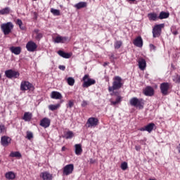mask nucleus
<instances>
[{
	"label": "nucleus",
	"mask_w": 180,
	"mask_h": 180,
	"mask_svg": "<svg viewBox=\"0 0 180 180\" xmlns=\"http://www.w3.org/2000/svg\"><path fill=\"white\" fill-rule=\"evenodd\" d=\"M51 99H63V95L58 91H52L51 94Z\"/></svg>",
	"instance_id": "23"
},
{
	"label": "nucleus",
	"mask_w": 180,
	"mask_h": 180,
	"mask_svg": "<svg viewBox=\"0 0 180 180\" xmlns=\"http://www.w3.org/2000/svg\"><path fill=\"white\" fill-rule=\"evenodd\" d=\"M143 94L146 96H153L154 95V89L150 86H146L143 90Z\"/></svg>",
	"instance_id": "18"
},
{
	"label": "nucleus",
	"mask_w": 180,
	"mask_h": 180,
	"mask_svg": "<svg viewBox=\"0 0 180 180\" xmlns=\"http://www.w3.org/2000/svg\"><path fill=\"white\" fill-rule=\"evenodd\" d=\"M173 80L176 84H180V76L178 75H176Z\"/></svg>",
	"instance_id": "41"
},
{
	"label": "nucleus",
	"mask_w": 180,
	"mask_h": 180,
	"mask_svg": "<svg viewBox=\"0 0 180 180\" xmlns=\"http://www.w3.org/2000/svg\"><path fill=\"white\" fill-rule=\"evenodd\" d=\"M112 86H108L109 92H116L123 86V79L120 76L113 77Z\"/></svg>",
	"instance_id": "1"
},
{
	"label": "nucleus",
	"mask_w": 180,
	"mask_h": 180,
	"mask_svg": "<svg viewBox=\"0 0 180 180\" xmlns=\"http://www.w3.org/2000/svg\"><path fill=\"white\" fill-rule=\"evenodd\" d=\"M136 150H139V148L136 147Z\"/></svg>",
	"instance_id": "56"
},
{
	"label": "nucleus",
	"mask_w": 180,
	"mask_h": 180,
	"mask_svg": "<svg viewBox=\"0 0 180 180\" xmlns=\"http://www.w3.org/2000/svg\"><path fill=\"white\" fill-rule=\"evenodd\" d=\"M122 45L123 42H122V41H116L114 44V47L115 50H119V49H120Z\"/></svg>",
	"instance_id": "32"
},
{
	"label": "nucleus",
	"mask_w": 180,
	"mask_h": 180,
	"mask_svg": "<svg viewBox=\"0 0 180 180\" xmlns=\"http://www.w3.org/2000/svg\"><path fill=\"white\" fill-rule=\"evenodd\" d=\"M51 123V120H50V119L47 117H44L40 121L39 124L40 126H41V127H44V129H47V127H50Z\"/></svg>",
	"instance_id": "16"
},
{
	"label": "nucleus",
	"mask_w": 180,
	"mask_h": 180,
	"mask_svg": "<svg viewBox=\"0 0 180 180\" xmlns=\"http://www.w3.org/2000/svg\"><path fill=\"white\" fill-rule=\"evenodd\" d=\"M139 130L140 131H146V127H145L139 128Z\"/></svg>",
	"instance_id": "48"
},
{
	"label": "nucleus",
	"mask_w": 180,
	"mask_h": 180,
	"mask_svg": "<svg viewBox=\"0 0 180 180\" xmlns=\"http://www.w3.org/2000/svg\"><path fill=\"white\" fill-rule=\"evenodd\" d=\"M74 6L76 9H82V8H86V6H88V3L85 1H80L76 4Z\"/></svg>",
	"instance_id": "24"
},
{
	"label": "nucleus",
	"mask_w": 180,
	"mask_h": 180,
	"mask_svg": "<svg viewBox=\"0 0 180 180\" xmlns=\"http://www.w3.org/2000/svg\"><path fill=\"white\" fill-rule=\"evenodd\" d=\"M40 178L42 180H53V174H51L49 172H43L39 174Z\"/></svg>",
	"instance_id": "15"
},
{
	"label": "nucleus",
	"mask_w": 180,
	"mask_h": 180,
	"mask_svg": "<svg viewBox=\"0 0 180 180\" xmlns=\"http://www.w3.org/2000/svg\"><path fill=\"white\" fill-rule=\"evenodd\" d=\"M16 25H19L20 29H21V30H25V27L22 26L23 25V22H22V20L20 19H17L16 20Z\"/></svg>",
	"instance_id": "34"
},
{
	"label": "nucleus",
	"mask_w": 180,
	"mask_h": 180,
	"mask_svg": "<svg viewBox=\"0 0 180 180\" xmlns=\"http://www.w3.org/2000/svg\"><path fill=\"white\" fill-rule=\"evenodd\" d=\"M74 137V133L71 131H68L65 134V139H72Z\"/></svg>",
	"instance_id": "36"
},
{
	"label": "nucleus",
	"mask_w": 180,
	"mask_h": 180,
	"mask_svg": "<svg viewBox=\"0 0 180 180\" xmlns=\"http://www.w3.org/2000/svg\"><path fill=\"white\" fill-rule=\"evenodd\" d=\"M81 105L82 108H86V106H88V101H83Z\"/></svg>",
	"instance_id": "45"
},
{
	"label": "nucleus",
	"mask_w": 180,
	"mask_h": 180,
	"mask_svg": "<svg viewBox=\"0 0 180 180\" xmlns=\"http://www.w3.org/2000/svg\"><path fill=\"white\" fill-rule=\"evenodd\" d=\"M82 80L84 81L83 88H89V86L96 84V81L95 79L89 78V75H85L83 77Z\"/></svg>",
	"instance_id": "5"
},
{
	"label": "nucleus",
	"mask_w": 180,
	"mask_h": 180,
	"mask_svg": "<svg viewBox=\"0 0 180 180\" xmlns=\"http://www.w3.org/2000/svg\"><path fill=\"white\" fill-rule=\"evenodd\" d=\"M5 75L6 78H8L9 79H12V78H18L19 75H20V73H19V72L16 70L10 69L5 71Z\"/></svg>",
	"instance_id": "8"
},
{
	"label": "nucleus",
	"mask_w": 180,
	"mask_h": 180,
	"mask_svg": "<svg viewBox=\"0 0 180 180\" xmlns=\"http://www.w3.org/2000/svg\"><path fill=\"white\" fill-rule=\"evenodd\" d=\"M138 63L140 70L144 71V70H146V67H147V62H146V59L143 58H139Z\"/></svg>",
	"instance_id": "17"
},
{
	"label": "nucleus",
	"mask_w": 180,
	"mask_h": 180,
	"mask_svg": "<svg viewBox=\"0 0 180 180\" xmlns=\"http://www.w3.org/2000/svg\"><path fill=\"white\" fill-rule=\"evenodd\" d=\"M4 131H6V128L5 125L0 123V133H4Z\"/></svg>",
	"instance_id": "42"
},
{
	"label": "nucleus",
	"mask_w": 180,
	"mask_h": 180,
	"mask_svg": "<svg viewBox=\"0 0 180 180\" xmlns=\"http://www.w3.org/2000/svg\"><path fill=\"white\" fill-rule=\"evenodd\" d=\"M72 172H74V164H69L63 167V175L68 176V175H71Z\"/></svg>",
	"instance_id": "11"
},
{
	"label": "nucleus",
	"mask_w": 180,
	"mask_h": 180,
	"mask_svg": "<svg viewBox=\"0 0 180 180\" xmlns=\"http://www.w3.org/2000/svg\"><path fill=\"white\" fill-rule=\"evenodd\" d=\"M75 153L76 155H81L82 154V145L81 143L75 145Z\"/></svg>",
	"instance_id": "21"
},
{
	"label": "nucleus",
	"mask_w": 180,
	"mask_h": 180,
	"mask_svg": "<svg viewBox=\"0 0 180 180\" xmlns=\"http://www.w3.org/2000/svg\"><path fill=\"white\" fill-rule=\"evenodd\" d=\"M91 162V164H94V162H93L92 160H91V162Z\"/></svg>",
	"instance_id": "54"
},
{
	"label": "nucleus",
	"mask_w": 180,
	"mask_h": 180,
	"mask_svg": "<svg viewBox=\"0 0 180 180\" xmlns=\"http://www.w3.org/2000/svg\"><path fill=\"white\" fill-rule=\"evenodd\" d=\"M59 70H60L61 71H65V65H59L58 66Z\"/></svg>",
	"instance_id": "47"
},
{
	"label": "nucleus",
	"mask_w": 180,
	"mask_h": 180,
	"mask_svg": "<svg viewBox=\"0 0 180 180\" xmlns=\"http://www.w3.org/2000/svg\"><path fill=\"white\" fill-rule=\"evenodd\" d=\"M155 126V123H150L148 125L145 126L146 131H148V133H151L153 130H154Z\"/></svg>",
	"instance_id": "29"
},
{
	"label": "nucleus",
	"mask_w": 180,
	"mask_h": 180,
	"mask_svg": "<svg viewBox=\"0 0 180 180\" xmlns=\"http://www.w3.org/2000/svg\"><path fill=\"white\" fill-rule=\"evenodd\" d=\"M1 29L6 36L12 32V30L13 29V23L8 22L7 23H4L1 25Z\"/></svg>",
	"instance_id": "4"
},
{
	"label": "nucleus",
	"mask_w": 180,
	"mask_h": 180,
	"mask_svg": "<svg viewBox=\"0 0 180 180\" xmlns=\"http://www.w3.org/2000/svg\"><path fill=\"white\" fill-rule=\"evenodd\" d=\"M32 37L37 41H40L43 39V32H40L39 29H35L32 32Z\"/></svg>",
	"instance_id": "13"
},
{
	"label": "nucleus",
	"mask_w": 180,
	"mask_h": 180,
	"mask_svg": "<svg viewBox=\"0 0 180 180\" xmlns=\"http://www.w3.org/2000/svg\"><path fill=\"white\" fill-rule=\"evenodd\" d=\"M67 150V148L65 146L62 147V151H65Z\"/></svg>",
	"instance_id": "50"
},
{
	"label": "nucleus",
	"mask_w": 180,
	"mask_h": 180,
	"mask_svg": "<svg viewBox=\"0 0 180 180\" xmlns=\"http://www.w3.org/2000/svg\"><path fill=\"white\" fill-rule=\"evenodd\" d=\"M98 124H99V120L96 117H89L87 120V122L86 123V126H87V127H96V126H98Z\"/></svg>",
	"instance_id": "10"
},
{
	"label": "nucleus",
	"mask_w": 180,
	"mask_h": 180,
	"mask_svg": "<svg viewBox=\"0 0 180 180\" xmlns=\"http://www.w3.org/2000/svg\"><path fill=\"white\" fill-rule=\"evenodd\" d=\"M11 141H12V139L8 136H3L1 138V144L3 147H8L11 144Z\"/></svg>",
	"instance_id": "14"
},
{
	"label": "nucleus",
	"mask_w": 180,
	"mask_h": 180,
	"mask_svg": "<svg viewBox=\"0 0 180 180\" xmlns=\"http://www.w3.org/2000/svg\"><path fill=\"white\" fill-rule=\"evenodd\" d=\"M10 51L13 54H15V56H19V54L22 53V48H20V46H11L10 48Z\"/></svg>",
	"instance_id": "20"
},
{
	"label": "nucleus",
	"mask_w": 180,
	"mask_h": 180,
	"mask_svg": "<svg viewBox=\"0 0 180 180\" xmlns=\"http://www.w3.org/2000/svg\"><path fill=\"white\" fill-rule=\"evenodd\" d=\"M129 103L131 106L139 108V109H143L144 108V100H143V98H137L136 97H134L130 99Z\"/></svg>",
	"instance_id": "3"
},
{
	"label": "nucleus",
	"mask_w": 180,
	"mask_h": 180,
	"mask_svg": "<svg viewBox=\"0 0 180 180\" xmlns=\"http://www.w3.org/2000/svg\"><path fill=\"white\" fill-rule=\"evenodd\" d=\"M32 117H33V114L30 112H26L24 113L22 120L25 122H30V120H32Z\"/></svg>",
	"instance_id": "22"
},
{
	"label": "nucleus",
	"mask_w": 180,
	"mask_h": 180,
	"mask_svg": "<svg viewBox=\"0 0 180 180\" xmlns=\"http://www.w3.org/2000/svg\"><path fill=\"white\" fill-rule=\"evenodd\" d=\"M11 12V9L8 7H6L0 10V15H8Z\"/></svg>",
	"instance_id": "30"
},
{
	"label": "nucleus",
	"mask_w": 180,
	"mask_h": 180,
	"mask_svg": "<svg viewBox=\"0 0 180 180\" xmlns=\"http://www.w3.org/2000/svg\"><path fill=\"white\" fill-rule=\"evenodd\" d=\"M112 96H116L115 101H111L110 103L113 106H116V105H118V103H120L122 101H123V97L120 96V92L119 91H112V94H110Z\"/></svg>",
	"instance_id": "9"
},
{
	"label": "nucleus",
	"mask_w": 180,
	"mask_h": 180,
	"mask_svg": "<svg viewBox=\"0 0 180 180\" xmlns=\"http://www.w3.org/2000/svg\"><path fill=\"white\" fill-rule=\"evenodd\" d=\"M67 82L70 86H74V84H75V79L72 77H68L67 79Z\"/></svg>",
	"instance_id": "33"
},
{
	"label": "nucleus",
	"mask_w": 180,
	"mask_h": 180,
	"mask_svg": "<svg viewBox=\"0 0 180 180\" xmlns=\"http://www.w3.org/2000/svg\"><path fill=\"white\" fill-rule=\"evenodd\" d=\"M55 43H63V37L58 36L54 39Z\"/></svg>",
	"instance_id": "38"
},
{
	"label": "nucleus",
	"mask_w": 180,
	"mask_h": 180,
	"mask_svg": "<svg viewBox=\"0 0 180 180\" xmlns=\"http://www.w3.org/2000/svg\"><path fill=\"white\" fill-rule=\"evenodd\" d=\"M5 178L9 180L15 179L16 178V174L13 172H8L5 174Z\"/></svg>",
	"instance_id": "25"
},
{
	"label": "nucleus",
	"mask_w": 180,
	"mask_h": 180,
	"mask_svg": "<svg viewBox=\"0 0 180 180\" xmlns=\"http://www.w3.org/2000/svg\"><path fill=\"white\" fill-rule=\"evenodd\" d=\"M72 106H74V101L72 100H70L68 101V108H70V109H71Z\"/></svg>",
	"instance_id": "44"
},
{
	"label": "nucleus",
	"mask_w": 180,
	"mask_h": 180,
	"mask_svg": "<svg viewBox=\"0 0 180 180\" xmlns=\"http://www.w3.org/2000/svg\"><path fill=\"white\" fill-rule=\"evenodd\" d=\"M148 18L149 20H153V22H155L158 19V15L155 13H150L148 14Z\"/></svg>",
	"instance_id": "26"
},
{
	"label": "nucleus",
	"mask_w": 180,
	"mask_h": 180,
	"mask_svg": "<svg viewBox=\"0 0 180 180\" xmlns=\"http://www.w3.org/2000/svg\"><path fill=\"white\" fill-rule=\"evenodd\" d=\"M104 65H108V63H104Z\"/></svg>",
	"instance_id": "53"
},
{
	"label": "nucleus",
	"mask_w": 180,
	"mask_h": 180,
	"mask_svg": "<svg viewBox=\"0 0 180 180\" xmlns=\"http://www.w3.org/2000/svg\"><path fill=\"white\" fill-rule=\"evenodd\" d=\"M173 34L174 35V36H176V34H178V31H176V30H175V31H173Z\"/></svg>",
	"instance_id": "49"
},
{
	"label": "nucleus",
	"mask_w": 180,
	"mask_h": 180,
	"mask_svg": "<svg viewBox=\"0 0 180 180\" xmlns=\"http://www.w3.org/2000/svg\"><path fill=\"white\" fill-rule=\"evenodd\" d=\"M34 89V86L33 84L30 83L29 81H22L20 84V91H33Z\"/></svg>",
	"instance_id": "6"
},
{
	"label": "nucleus",
	"mask_w": 180,
	"mask_h": 180,
	"mask_svg": "<svg viewBox=\"0 0 180 180\" xmlns=\"http://www.w3.org/2000/svg\"><path fill=\"white\" fill-rule=\"evenodd\" d=\"M26 49L27 51L33 53L37 49V44L33 41H29L26 44Z\"/></svg>",
	"instance_id": "12"
},
{
	"label": "nucleus",
	"mask_w": 180,
	"mask_h": 180,
	"mask_svg": "<svg viewBox=\"0 0 180 180\" xmlns=\"http://www.w3.org/2000/svg\"><path fill=\"white\" fill-rule=\"evenodd\" d=\"M10 157L15 158V157H22V155L19 152H11L10 153Z\"/></svg>",
	"instance_id": "37"
},
{
	"label": "nucleus",
	"mask_w": 180,
	"mask_h": 180,
	"mask_svg": "<svg viewBox=\"0 0 180 180\" xmlns=\"http://www.w3.org/2000/svg\"><path fill=\"white\" fill-rule=\"evenodd\" d=\"M58 54L60 56L63 57V58H71V54L68 53H65L63 51H58Z\"/></svg>",
	"instance_id": "27"
},
{
	"label": "nucleus",
	"mask_w": 180,
	"mask_h": 180,
	"mask_svg": "<svg viewBox=\"0 0 180 180\" xmlns=\"http://www.w3.org/2000/svg\"><path fill=\"white\" fill-rule=\"evenodd\" d=\"M168 18H169V13H167L165 11H161L158 16V19L160 20L168 19Z\"/></svg>",
	"instance_id": "28"
},
{
	"label": "nucleus",
	"mask_w": 180,
	"mask_h": 180,
	"mask_svg": "<svg viewBox=\"0 0 180 180\" xmlns=\"http://www.w3.org/2000/svg\"><path fill=\"white\" fill-rule=\"evenodd\" d=\"M164 27H165V24L164 23L155 25L152 30L153 37L154 39L160 37L161 33H162V29H164Z\"/></svg>",
	"instance_id": "2"
},
{
	"label": "nucleus",
	"mask_w": 180,
	"mask_h": 180,
	"mask_svg": "<svg viewBox=\"0 0 180 180\" xmlns=\"http://www.w3.org/2000/svg\"><path fill=\"white\" fill-rule=\"evenodd\" d=\"M177 150H178V151H179V153L180 154V143L177 146Z\"/></svg>",
	"instance_id": "51"
},
{
	"label": "nucleus",
	"mask_w": 180,
	"mask_h": 180,
	"mask_svg": "<svg viewBox=\"0 0 180 180\" xmlns=\"http://www.w3.org/2000/svg\"><path fill=\"white\" fill-rule=\"evenodd\" d=\"M61 106L60 104H56V105H49V110H52V112H54V110H57Z\"/></svg>",
	"instance_id": "31"
},
{
	"label": "nucleus",
	"mask_w": 180,
	"mask_h": 180,
	"mask_svg": "<svg viewBox=\"0 0 180 180\" xmlns=\"http://www.w3.org/2000/svg\"><path fill=\"white\" fill-rule=\"evenodd\" d=\"M27 139L28 140H32V139H33V133H32L31 131H27Z\"/></svg>",
	"instance_id": "40"
},
{
	"label": "nucleus",
	"mask_w": 180,
	"mask_h": 180,
	"mask_svg": "<svg viewBox=\"0 0 180 180\" xmlns=\"http://www.w3.org/2000/svg\"><path fill=\"white\" fill-rule=\"evenodd\" d=\"M149 47H150V50H153L154 51H155V49H157V47L155 46H154V44H150L149 45Z\"/></svg>",
	"instance_id": "46"
},
{
	"label": "nucleus",
	"mask_w": 180,
	"mask_h": 180,
	"mask_svg": "<svg viewBox=\"0 0 180 180\" xmlns=\"http://www.w3.org/2000/svg\"><path fill=\"white\" fill-rule=\"evenodd\" d=\"M0 78H1V75H0Z\"/></svg>",
	"instance_id": "57"
},
{
	"label": "nucleus",
	"mask_w": 180,
	"mask_h": 180,
	"mask_svg": "<svg viewBox=\"0 0 180 180\" xmlns=\"http://www.w3.org/2000/svg\"><path fill=\"white\" fill-rule=\"evenodd\" d=\"M171 88H172V85H171L170 83L163 82L160 86V92L164 96H167V95H168V91H169Z\"/></svg>",
	"instance_id": "7"
},
{
	"label": "nucleus",
	"mask_w": 180,
	"mask_h": 180,
	"mask_svg": "<svg viewBox=\"0 0 180 180\" xmlns=\"http://www.w3.org/2000/svg\"><path fill=\"white\" fill-rule=\"evenodd\" d=\"M129 2H135L136 0H127Z\"/></svg>",
	"instance_id": "52"
},
{
	"label": "nucleus",
	"mask_w": 180,
	"mask_h": 180,
	"mask_svg": "<svg viewBox=\"0 0 180 180\" xmlns=\"http://www.w3.org/2000/svg\"><path fill=\"white\" fill-rule=\"evenodd\" d=\"M70 41V38L68 37H62V43H68Z\"/></svg>",
	"instance_id": "43"
},
{
	"label": "nucleus",
	"mask_w": 180,
	"mask_h": 180,
	"mask_svg": "<svg viewBox=\"0 0 180 180\" xmlns=\"http://www.w3.org/2000/svg\"><path fill=\"white\" fill-rule=\"evenodd\" d=\"M51 12L53 13V15H54V16H60V15H61L60 10L51 8Z\"/></svg>",
	"instance_id": "35"
},
{
	"label": "nucleus",
	"mask_w": 180,
	"mask_h": 180,
	"mask_svg": "<svg viewBox=\"0 0 180 180\" xmlns=\"http://www.w3.org/2000/svg\"><path fill=\"white\" fill-rule=\"evenodd\" d=\"M136 150H139V148L136 147Z\"/></svg>",
	"instance_id": "55"
},
{
	"label": "nucleus",
	"mask_w": 180,
	"mask_h": 180,
	"mask_svg": "<svg viewBox=\"0 0 180 180\" xmlns=\"http://www.w3.org/2000/svg\"><path fill=\"white\" fill-rule=\"evenodd\" d=\"M121 169L126 171L127 169V162H124L121 164Z\"/></svg>",
	"instance_id": "39"
},
{
	"label": "nucleus",
	"mask_w": 180,
	"mask_h": 180,
	"mask_svg": "<svg viewBox=\"0 0 180 180\" xmlns=\"http://www.w3.org/2000/svg\"><path fill=\"white\" fill-rule=\"evenodd\" d=\"M133 44L136 47H143V38L141 36L137 37L133 41Z\"/></svg>",
	"instance_id": "19"
},
{
	"label": "nucleus",
	"mask_w": 180,
	"mask_h": 180,
	"mask_svg": "<svg viewBox=\"0 0 180 180\" xmlns=\"http://www.w3.org/2000/svg\"><path fill=\"white\" fill-rule=\"evenodd\" d=\"M0 162H1V160H0Z\"/></svg>",
	"instance_id": "58"
}]
</instances>
